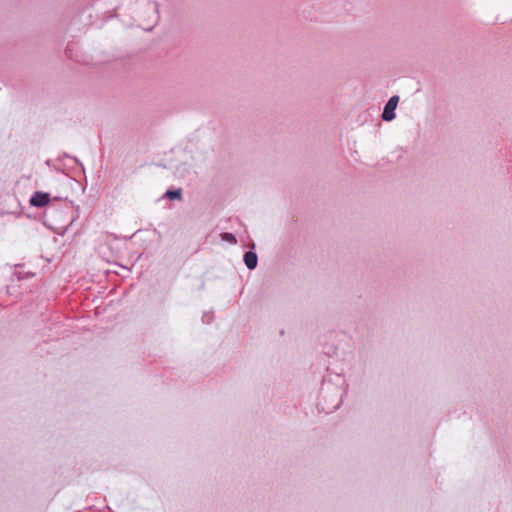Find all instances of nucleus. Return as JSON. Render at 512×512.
Instances as JSON below:
<instances>
[{
	"label": "nucleus",
	"instance_id": "obj_1",
	"mask_svg": "<svg viewBox=\"0 0 512 512\" xmlns=\"http://www.w3.org/2000/svg\"><path fill=\"white\" fill-rule=\"evenodd\" d=\"M398 101H399V97L398 96H392L389 101L387 102V104L385 105L384 107V111H383V114H382V118L385 120V121H391L395 118V109L397 107V104H398Z\"/></svg>",
	"mask_w": 512,
	"mask_h": 512
},
{
	"label": "nucleus",
	"instance_id": "obj_2",
	"mask_svg": "<svg viewBox=\"0 0 512 512\" xmlns=\"http://www.w3.org/2000/svg\"><path fill=\"white\" fill-rule=\"evenodd\" d=\"M50 201L49 195L42 192H35L30 199V204L35 207H43Z\"/></svg>",
	"mask_w": 512,
	"mask_h": 512
},
{
	"label": "nucleus",
	"instance_id": "obj_3",
	"mask_svg": "<svg viewBox=\"0 0 512 512\" xmlns=\"http://www.w3.org/2000/svg\"><path fill=\"white\" fill-rule=\"evenodd\" d=\"M244 262L248 269H254L257 266V255L251 251L246 252Z\"/></svg>",
	"mask_w": 512,
	"mask_h": 512
},
{
	"label": "nucleus",
	"instance_id": "obj_4",
	"mask_svg": "<svg viewBox=\"0 0 512 512\" xmlns=\"http://www.w3.org/2000/svg\"><path fill=\"white\" fill-rule=\"evenodd\" d=\"M166 196L170 199H180L181 198V190H168L166 192Z\"/></svg>",
	"mask_w": 512,
	"mask_h": 512
},
{
	"label": "nucleus",
	"instance_id": "obj_5",
	"mask_svg": "<svg viewBox=\"0 0 512 512\" xmlns=\"http://www.w3.org/2000/svg\"><path fill=\"white\" fill-rule=\"evenodd\" d=\"M222 238L229 241V242H232V243H235L236 242V239L234 237V235L230 234V233H223L222 234Z\"/></svg>",
	"mask_w": 512,
	"mask_h": 512
}]
</instances>
